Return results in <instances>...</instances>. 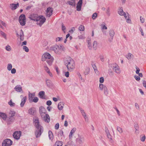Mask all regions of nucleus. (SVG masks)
<instances>
[{"label":"nucleus","instance_id":"f257e3e1","mask_svg":"<svg viewBox=\"0 0 146 146\" xmlns=\"http://www.w3.org/2000/svg\"><path fill=\"white\" fill-rule=\"evenodd\" d=\"M68 71H72L75 68V63L74 61L70 57H68L65 61Z\"/></svg>","mask_w":146,"mask_h":146},{"label":"nucleus","instance_id":"f03ea898","mask_svg":"<svg viewBox=\"0 0 146 146\" xmlns=\"http://www.w3.org/2000/svg\"><path fill=\"white\" fill-rule=\"evenodd\" d=\"M34 122L36 129L35 132V135L36 137H39L43 131V128L39 124V121L38 119L35 118L34 119Z\"/></svg>","mask_w":146,"mask_h":146},{"label":"nucleus","instance_id":"7ed1b4c3","mask_svg":"<svg viewBox=\"0 0 146 146\" xmlns=\"http://www.w3.org/2000/svg\"><path fill=\"white\" fill-rule=\"evenodd\" d=\"M39 111L41 116L43 120L46 122H49L50 121V117L46 113V111L45 108L42 106L40 107Z\"/></svg>","mask_w":146,"mask_h":146},{"label":"nucleus","instance_id":"20e7f679","mask_svg":"<svg viewBox=\"0 0 146 146\" xmlns=\"http://www.w3.org/2000/svg\"><path fill=\"white\" fill-rule=\"evenodd\" d=\"M65 48L62 45H55L51 47L50 49L57 54H60L65 50Z\"/></svg>","mask_w":146,"mask_h":146},{"label":"nucleus","instance_id":"39448f33","mask_svg":"<svg viewBox=\"0 0 146 146\" xmlns=\"http://www.w3.org/2000/svg\"><path fill=\"white\" fill-rule=\"evenodd\" d=\"M41 60L43 61H46L49 65H51L54 59L49 53L46 52L43 54Z\"/></svg>","mask_w":146,"mask_h":146},{"label":"nucleus","instance_id":"423d86ee","mask_svg":"<svg viewBox=\"0 0 146 146\" xmlns=\"http://www.w3.org/2000/svg\"><path fill=\"white\" fill-rule=\"evenodd\" d=\"M118 14L124 16L125 19L126 20V22L127 23H130L131 22V20L128 17H127L126 15V14L125 12H123L122 7H119L118 10Z\"/></svg>","mask_w":146,"mask_h":146},{"label":"nucleus","instance_id":"0eeeda50","mask_svg":"<svg viewBox=\"0 0 146 146\" xmlns=\"http://www.w3.org/2000/svg\"><path fill=\"white\" fill-rule=\"evenodd\" d=\"M111 67L115 72L118 74H120L121 71L120 68L117 64L116 63L113 64L112 65Z\"/></svg>","mask_w":146,"mask_h":146},{"label":"nucleus","instance_id":"6e6552de","mask_svg":"<svg viewBox=\"0 0 146 146\" xmlns=\"http://www.w3.org/2000/svg\"><path fill=\"white\" fill-rule=\"evenodd\" d=\"M37 19L36 21L37 24L40 26H41L45 22L46 20L45 17L42 15L39 16Z\"/></svg>","mask_w":146,"mask_h":146},{"label":"nucleus","instance_id":"1a4fd4ad","mask_svg":"<svg viewBox=\"0 0 146 146\" xmlns=\"http://www.w3.org/2000/svg\"><path fill=\"white\" fill-rule=\"evenodd\" d=\"M19 22L21 25L24 26L25 24L26 19L24 15H21L19 17Z\"/></svg>","mask_w":146,"mask_h":146},{"label":"nucleus","instance_id":"9d476101","mask_svg":"<svg viewBox=\"0 0 146 146\" xmlns=\"http://www.w3.org/2000/svg\"><path fill=\"white\" fill-rule=\"evenodd\" d=\"M76 142L80 144H82L84 141V138L82 135H78V137L76 139Z\"/></svg>","mask_w":146,"mask_h":146},{"label":"nucleus","instance_id":"9b49d317","mask_svg":"<svg viewBox=\"0 0 146 146\" xmlns=\"http://www.w3.org/2000/svg\"><path fill=\"white\" fill-rule=\"evenodd\" d=\"M13 142L10 139H7L2 143V146H10L12 144Z\"/></svg>","mask_w":146,"mask_h":146},{"label":"nucleus","instance_id":"f8f14e48","mask_svg":"<svg viewBox=\"0 0 146 146\" xmlns=\"http://www.w3.org/2000/svg\"><path fill=\"white\" fill-rule=\"evenodd\" d=\"M21 131H17L14 132L13 134V137L16 139H19L21 135Z\"/></svg>","mask_w":146,"mask_h":146},{"label":"nucleus","instance_id":"ddd939ff","mask_svg":"<svg viewBox=\"0 0 146 146\" xmlns=\"http://www.w3.org/2000/svg\"><path fill=\"white\" fill-rule=\"evenodd\" d=\"M20 97L21 98H22L21 103L20 104V106L21 108H23L24 107V105L26 101V100L27 99V97L26 96L24 97L22 95L20 96Z\"/></svg>","mask_w":146,"mask_h":146},{"label":"nucleus","instance_id":"4468645a","mask_svg":"<svg viewBox=\"0 0 146 146\" xmlns=\"http://www.w3.org/2000/svg\"><path fill=\"white\" fill-rule=\"evenodd\" d=\"M53 9L50 7L47 8L46 11V15L48 17H50L52 14Z\"/></svg>","mask_w":146,"mask_h":146},{"label":"nucleus","instance_id":"2eb2a0df","mask_svg":"<svg viewBox=\"0 0 146 146\" xmlns=\"http://www.w3.org/2000/svg\"><path fill=\"white\" fill-rule=\"evenodd\" d=\"M19 6V4L18 3L16 4L11 3L10 4V8L12 10L16 9Z\"/></svg>","mask_w":146,"mask_h":146},{"label":"nucleus","instance_id":"dca6fc26","mask_svg":"<svg viewBox=\"0 0 146 146\" xmlns=\"http://www.w3.org/2000/svg\"><path fill=\"white\" fill-rule=\"evenodd\" d=\"M15 119L14 117H8L7 118L5 121L8 124H10L13 122Z\"/></svg>","mask_w":146,"mask_h":146},{"label":"nucleus","instance_id":"f3484780","mask_svg":"<svg viewBox=\"0 0 146 146\" xmlns=\"http://www.w3.org/2000/svg\"><path fill=\"white\" fill-rule=\"evenodd\" d=\"M16 34L18 36H20V40L21 41H23L24 40V33L22 30H21L19 31V34L17 33H16Z\"/></svg>","mask_w":146,"mask_h":146},{"label":"nucleus","instance_id":"a211bd4d","mask_svg":"<svg viewBox=\"0 0 146 146\" xmlns=\"http://www.w3.org/2000/svg\"><path fill=\"white\" fill-rule=\"evenodd\" d=\"M82 3V0H80L78 2L76 6L77 10L78 11H80L81 10Z\"/></svg>","mask_w":146,"mask_h":146},{"label":"nucleus","instance_id":"6ab92c4d","mask_svg":"<svg viewBox=\"0 0 146 146\" xmlns=\"http://www.w3.org/2000/svg\"><path fill=\"white\" fill-rule=\"evenodd\" d=\"M64 105V103L63 102H60L58 104V108L60 110H62Z\"/></svg>","mask_w":146,"mask_h":146},{"label":"nucleus","instance_id":"aec40b11","mask_svg":"<svg viewBox=\"0 0 146 146\" xmlns=\"http://www.w3.org/2000/svg\"><path fill=\"white\" fill-rule=\"evenodd\" d=\"M38 17L37 15H31L30 17V19L32 20H33L36 21L38 20Z\"/></svg>","mask_w":146,"mask_h":146},{"label":"nucleus","instance_id":"412c9836","mask_svg":"<svg viewBox=\"0 0 146 146\" xmlns=\"http://www.w3.org/2000/svg\"><path fill=\"white\" fill-rule=\"evenodd\" d=\"M0 117L4 120L6 121L7 117V115L5 113L0 112Z\"/></svg>","mask_w":146,"mask_h":146},{"label":"nucleus","instance_id":"4be33fe9","mask_svg":"<svg viewBox=\"0 0 146 146\" xmlns=\"http://www.w3.org/2000/svg\"><path fill=\"white\" fill-rule=\"evenodd\" d=\"M14 89L18 92H20L22 91V87L20 85H17L16 86L15 88Z\"/></svg>","mask_w":146,"mask_h":146},{"label":"nucleus","instance_id":"5701e85b","mask_svg":"<svg viewBox=\"0 0 146 146\" xmlns=\"http://www.w3.org/2000/svg\"><path fill=\"white\" fill-rule=\"evenodd\" d=\"M45 95V92L43 91H41L39 92L38 96L39 97L42 99H44V96Z\"/></svg>","mask_w":146,"mask_h":146},{"label":"nucleus","instance_id":"b1692460","mask_svg":"<svg viewBox=\"0 0 146 146\" xmlns=\"http://www.w3.org/2000/svg\"><path fill=\"white\" fill-rule=\"evenodd\" d=\"M28 113L31 115H34L35 110L34 108H31L28 110Z\"/></svg>","mask_w":146,"mask_h":146},{"label":"nucleus","instance_id":"393cba45","mask_svg":"<svg viewBox=\"0 0 146 146\" xmlns=\"http://www.w3.org/2000/svg\"><path fill=\"white\" fill-rule=\"evenodd\" d=\"M134 57V55L130 53H128L126 56V58L128 60H130L131 59L133 58Z\"/></svg>","mask_w":146,"mask_h":146},{"label":"nucleus","instance_id":"a878e982","mask_svg":"<svg viewBox=\"0 0 146 146\" xmlns=\"http://www.w3.org/2000/svg\"><path fill=\"white\" fill-rule=\"evenodd\" d=\"M15 114V112L13 111H11L9 114L8 117H14Z\"/></svg>","mask_w":146,"mask_h":146},{"label":"nucleus","instance_id":"bb28decb","mask_svg":"<svg viewBox=\"0 0 146 146\" xmlns=\"http://www.w3.org/2000/svg\"><path fill=\"white\" fill-rule=\"evenodd\" d=\"M48 134L49 139L51 140H53V135L52 132L50 131H49Z\"/></svg>","mask_w":146,"mask_h":146},{"label":"nucleus","instance_id":"cd10ccee","mask_svg":"<svg viewBox=\"0 0 146 146\" xmlns=\"http://www.w3.org/2000/svg\"><path fill=\"white\" fill-rule=\"evenodd\" d=\"M46 85L48 87H50L52 85V83L51 80L46 79Z\"/></svg>","mask_w":146,"mask_h":146},{"label":"nucleus","instance_id":"c85d7f7f","mask_svg":"<svg viewBox=\"0 0 146 146\" xmlns=\"http://www.w3.org/2000/svg\"><path fill=\"white\" fill-rule=\"evenodd\" d=\"M90 69L89 67H87L84 72V74L85 75H88L90 73Z\"/></svg>","mask_w":146,"mask_h":146},{"label":"nucleus","instance_id":"c756f323","mask_svg":"<svg viewBox=\"0 0 146 146\" xmlns=\"http://www.w3.org/2000/svg\"><path fill=\"white\" fill-rule=\"evenodd\" d=\"M98 45V42L96 41H94L93 44V46L94 50H96L97 48V45Z\"/></svg>","mask_w":146,"mask_h":146},{"label":"nucleus","instance_id":"7c9ffc66","mask_svg":"<svg viewBox=\"0 0 146 146\" xmlns=\"http://www.w3.org/2000/svg\"><path fill=\"white\" fill-rule=\"evenodd\" d=\"M106 87V86L104 85L103 84H99V88L100 90L101 91L103 90Z\"/></svg>","mask_w":146,"mask_h":146},{"label":"nucleus","instance_id":"2f4dec72","mask_svg":"<svg viewBox=\"0 0 146 146\" xmlns=\"http://www.w3.org/2000/svg\"><path fill=\"white\" fill-rule=\"evenodd\" d=\"M63 143L61 141H58L55 143V146H62Z\"/></svg>","mask_w":146,"mask_h":146},{"label":"nucleus","instance_id":"473e14b6","mask_svg":"<svg viewBox=\"0 0 146 146\" xmlns=\"http://www.w3.org/2000/svg\"><path fill=\"white\" fill-rule=\"evenodd\" d=\"M8 104L11 107H14L15 105V103L13 102L11 100L8 102Z\"/></svg>","mask_w":146,"mask_h":146},{"label":"nucleus","instance_id":"72a5a7b5","mask_svg":"<svg viewBox=\"0 0 146 146\" xmlns=\"http://www.w3.org/2000/svg\"><path fill=\"white\" fill-rule=\"evenodd\" d=\"M104 94L106 96H107L109 94V92L107 88L106 87L103 90Z\"/></svg>","mask_w":146,"mask_h":146},{"label":"nucleus","instance_id":"f704fd0d","mask_svg":"<svg viewBox=\"0 0 146 146\" xmlns=\"http://www.w3.org/2000/svg\"><path fill=\"white\" fill-rule=\"evenodd\" d=\"M87 42L88 44V47L91 50L92 49V44L90 42V40H87Z\"/></svg>","mask_w":146,"mask_h":146},{"label":"nucleus","instance_id":"c9c22d12","mask_svg":"<svg viewBox=\"0 0 146 146\" xmlns=\"http://www.w3.org/2000/svg\"><path fill=\"white\" fill-rule=\"evenodd\" d=\"M109 34L111 37H113L115 35V32L113 30L109 31Z\"/></svg>","mask_w":146,"mask_h":146},{"label":"nucleus","instance_id":"e433bc0d","mask_svg":"<svg viewBox=\"0 0 146 146\" xmlns=\"http://www.w3.org/2000/svg\"><path fill=\"white\" fill-rule=\"evenodd\" d=\"M146 138L145 136V135H141L140 137V140L142 142L145 141Z\"/></svg>","mask_w":146,"mask_h":146},{"label":"nucleus","instance_id":"4c0bfd02","mask_svg":"<svg viewBox=\"0 0 146 146\" xmlns=\"http://www.w3.org/2000/svg\"><path fill=\"white\" fill-rule=\"evenodd\" d=\"M117 130L120 133H122L123 132L122 129L119 126H117Z\"/></svg>","mask_w":146,"mask_h":146},{"label":"nucleus","instance_id":"58836bf2","mask_svg":"<svg viewBox=\"0 0 146 146\" xmlns=\"http://www.w3.org/2000/svg\"><path fill=\"white\" fill-rule=\"evenodd\" d=\"M70 5L75 6L76 3L74 1H68L67 2Z\"/></svg>","mask_w":146,"mask_h":146},{"label":"nucleus","instance_id":"ea45409f","mask_svg":"<svg viewBox=\"0 0 146 146\" xmlns=\"http://www.w3.org/2000/svg\"><path fill=\"white\" fill-rule=\"evenodd\" d=\"M33 97L31 95H30V94H29V100L30 103H31L32 102Z\"/></svg>","mask_w":146,"mask_h":146},{"label":"nucleus","instance_id":"a19ab883","mask_svg":"<svg viewBox=\"0 0 146 146\" xmlns=\"http://www.w3.org/2000/svg\"><path fill=\"white\" fill-rule=\"evenodd\" d=\"M78 29L80 31H83L84 30V27L82 25H81L79 27Z\"/></svg>","mask_w":146,"mask_h":146},{"label":"nucleus","instance_id":"79ce46f5","mask_svg":"<svg viewBox=\"0 0 146 146\" xmlns=\"http://www.w3.org/2000/svg\"><path fill=\"white\" fill-rule=\"evenodd\" d=\"M12 65L11 64H8L7 65V69L9 71H10L12 68Z\"/></svg>","mask_w":146,"mask_h":146},{"label":"nucleus","instance_id":"37998d69","mask_svg":"<svg viewBox=\"0 0 146 146\" xmlns=\"http://www.w3.org/2000/svg\"><path fill=\"white\" fill-rule=\"evenodd\" d=\"M97 13H94L92 16V18L93 20L95 19L97 16Z\"/></svg>","mask_w":146,"mask_h":146},{"label":"nucleus","instance_id":"c03bdc74","mask_svg":"<svg viewBox=\"0 0 146 146\" xmlns=\"http://www.w3.org/2000/svg\"><path fill=\"white\" fill-rule=\"evenodd\" d=\"M106 134H107V136L108 137L109 139H110V141H112V138H111V135L110 132H109L108 133H107Z\"/></svg>","mask_w":146,"mask_h":146},{"label":"nucleus","instance_id":"a18cd8bd","mask_svg":"<svg viewBox=\"0 0 146 146\" xmlns=\"http://www.w3.org/2000/svg\"><path fill=\"white\" fill-rule=\"evenodd\" d=\"M6 50L8 51H10L11 50V48L9 45H7L5 47Z\"/></svg>","mask_w":146,"mask_h":146},{"label":"nucleus","instance_id":"49530a36","mask_svg":"<svg viewBox=\"0 0 146 146\" xmlns=\"http://www.w3.org/2000/svg\"><path fill=\"white\" fill-rule=\"evenodd\" d=\"M134 128L135 129H139V125L137 123H135L134 125Z\"/></svg>","mask_w":146,"mask_h":146},{"label":"nucleus","instance_id":"de8ad7c7","mask_svg":"<svg viewBox=\"0 0 146 146\" xmlns=\"http://www.w3.org/2000/svg\"><path fill=\"white\" fill-rule=\"evenodd\" d=\"M23 49L26 52H28L29 51V49L27 46H23Z\"/></svg>","mask_w":146,"mask_h":146},{"label":"nucleus","instance_id":"09e8293b","mask_svg":"<svg viewBox=\"0 0 146 146\" xmlns=\"http://www.w3.org/2000/svg\"><path fill=\"white\" fill-rule=\"evenodd\" d=\"M38 100V98L37 97H35L34 99L32 100V102H33L35 103H36Z\"/></svg>","mask_w":146,"mask_h":146},{"label":"nucleus","instance_id":"8fccbe9b","mask_svg":"<svg viewBox=\"0 0 146 146\" xmlns=\"http://www.w3.org/2000/svg\"><path fill=\"white\" fill-rule=\"evenodd\" d=\"M102 29H107V27L106 26L105 23H104L102 25Z\"/></svg>","mask_w":146,"mask_h":146},{"label":"nucleus","instance_id":"3c124183","mask_svg":"<svg viewBox=\"0 0 146 146\" xmlns=\"http://www.w3.org/2000/svg\"><path fill=\"white\" fill-rule=\"evenodd\" d=\"M62 39L63 38L62 37H58L56 38V42H58L62 40Z\"/></svg>","mask_w":146,"mask_h":146},{"label":"nucleus","instance_id":"603ef678","mask_svg":"<svg viewBox=\"0 0 146 146\" xmlns=\"http://www.w3.org/2000/svg\"><path fill=\"white\" fill-rule=\"evenodd\" d=\"M44 70L48 73H50V70L48 67L46 66H44Z\"/></svg>","mask_w":146,"mask_h":146},{"label":"nucleus","instance_id":"864d4df0","mask_svg":"<svg viewBox=\"0 0 146 146\" xmlns=\"http://www.w3.org/2000/svg\"><path fill=\"white\" fill-rule=\"evenodd\" d=\"M104 81V79L103 77H101L100 78L99 82L100 83H103Z\"/></svg>","mask_w":146,"mask_h":146},{"label":"nucleus","instance_id":"5fc2aeb1","mask_svg":"<svg viewBox=\"0 0 146 146\" xmlns=\"http://www.w3.org/2000/svg\"><path fill=\"white\" fill-rule=\"evenodd\" d=\"M80 112L82 113V116L84 117V116H85V115H86V113H85L84 112V110H80Z\"/></svg>","mask_w":146,"mask_h":146},{"label":"nucleus","instance_id":"6e6d98bb","mask_svg":"<svg viewBox=\"0 0 146 146\" xmlns=\"http://www.w3.org/2000/svg\"><path fill=\"white\" fill-rule=\"evenodd\" d=\"M76 128L75 127L73 128L72 130H71L70 133H74L76 130Z\"/></svg>","mask_w":146,"mask_h":146},{"label":"nucleus","instance_id":"4d7b16f0","mask_svg":"<svg viewBox=\"0 0 146 146\" xmlns=\"http://www.w3.org/2000/svg\"><path fill=\"white\" fill-rule=\"evenodd\" d=\"M135 106L136 109L137 110H139V106L138 104L137 103H135Z\"/></svg>","mask_w":146,"mask_h":146},{"label":"nucleus","instance_id":"13d9d810","mask_svg":"<svg viewBox=\"0 0 146 146\" xmlns=\"http://www.w3.org/2000/svg\"><path fill=\"white\" fill-rule=\"evenodd\" d=\"M11 73L13 74H14L16 73V70L15 68H13L11 70Z\"/></svg>","mask_w":146,"mask_h":146},{"label":"nucleus","instance_id":"bf43d9fd","mask_svg":"<svg viewBox=\"0 0 146 146\" xmlns=\"http://www.w3.org/2000/svg\"><path fill=\"white\" fill-rule=\"evenodd\" d=\"M59 124L58 123H57L55 126V128L56 129H58L59 127Z\"/></svg>","mask_w":146,"mask_h":146},{"label":"nucleus","instance_id":"052dcab7","mask_svg":"<svg viewBox=\"0 0 146 146\" xmlns=\"http://www.w3.org/2000/svg\"><path fill=\"white\" fill-rule=\"evenodd\" d=\"M134 78L136 79V80L137 81H139L140 80V78L139 77V76H137L136 75H135L134 76Z\"/></svg>","mask_w":146,"mask_h":146},{"label":"nucleus","instance_id":"680f3d73","mask_svg":"<svg viewBox=\"0 0 146 146\" xmlns=\"http://www.w3.org/2000/svg\"><path fill=\"white\" fill-rule=\"evenodd\" d=\"M62 30L64 32H65L64 30L66 29V27L63 23L62 24Z\"/></svg>","mask_w":146,"mask_h":146},{"label":"nucleus","instance_id":"e2e57ef3","mask_svg":"<svg viewBox=\"0 0 146 146\" xmlns=\"http://www.w3.org/2000/svg\"><path fill=\"white\" fill-rule=\"evenodd\" d=\"M0 33L1 34L3 37H4L5 38L6 37V35L2 31H0Z\"/></svg>","mask_w":146,"mask_h":146},{"label":"nucleus","instance_id":"0e129e2a","mask_svg":"<svg viewBox=\"0 0 146 146\" xmlns=\"http://www.w3.org/2000/svg\"><path fill=\"white\" fill-rule=\"evenodd\" d=\"M51 104L52 102L50 100L46 102V104L48 106L51 105Z\"/></svg>","mask_w":146,"mask_h":146},{"label":"nucleus","instance_id":"69168bd1","mask_svg":"<svg viewBox=\"0 0 146 146\" xmlns=\"http://www.w3.org/2000/svg\"><path fill=\"white\" fill-rule=\"evenodd\" d=\"M140 20L141 22L142 23H143L145 21V19L143 17H142L141 16L140 17Z\"/></svg>","mask_w":146,"mask_h":146},{"label":"nucleus","instance_id":"338daca9","mask_svg":"<svg viewBox=\"0 0 146 146\" xmlns=\"http://www.w3.org/2000/svg\"><path fill=\"white\" fill-rule=\"evenodd\" d=\"M65 76L67 78L69 77V72L68 71L66 72L65 73Z\"/></svg>","mask_w":146,"mask_h":146},{"label":"nucleus","instance_id":"774afa93","mask_svg":"<svg viewBox=\"0 0 146 146\" xmlns=\"http://www.w3.org/2000/svg\"><path fill=\"white\" fill-rule=\"evenodd\" d=\"M143 86L146 89V81L145 80H143Z\"/></svg>","mask_w":146,"mask_h":146}]
</instances>
